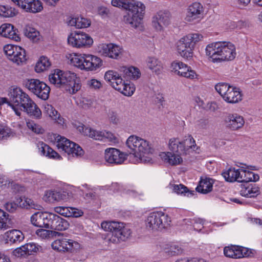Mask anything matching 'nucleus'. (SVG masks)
Wrapping results in <instances>:
<instances>
[{"label":"nucleus","instance_id":"f257e3e1","mask_svg":"<svg viewBox=\"0 0 262 262\" xmlns=\"http://www.w3.org/2000/svg\"><path fill=\"white\" fill-rule=\"evenodd\" d=\"M114 7H122L128 11L124 17V21L132 27L137 28L141 23L144 14L145 7L141 2L136 0H112Z\"/></svg>","mask_w":262,"mask_h":262},{"label":"nucleus","instance_id":"f03ea898","mask_svg":"<svg viewBox=\"0 0 262 262\" xmlns=\"http://www.w3.org/2000/svg\"><path fill=\"white\" fill-rule=\"evenodd\" d=\"M206 54L213 62L233 60L236 57L235 46L230 42H215L207 46Z\"/></svg>","mask_w":262,"mask_h":262},{"label":"nucleus","instance_id":"7ed1b4c3","mask_svg":"<svg viewBox=\"0 0 262 262\" xmlns=\"http://www.w3.org/2000/svg\"><path fill=\"white\" fill-rule=\"evenodd\" d=\"M66 57L70 64L85 71H96L102 64L100 58L89 54L67 53Z\"/></svg>","mask_w":262,"mask_h":262},{"label":"nucleus","instance_id":"20e7f679","mask_svg":"<svg viewBox=\"0 0 262 262\" xmlns=\"http://www.w3.org/2000/svg\"><path fill=\"white\" fill-rule=\"evenodd\" d=\"M102 229L110 232L105 238V242L111 246L124 241L131 234L130 230L123 223L116 221H103L101 224Z\"/></svg>","mask_w":262,"mask_h":262},{"label":"nucleus","instance_id":"39448f33","mask_svg":"<svg viewBox=\"0 0 262 262\" xmlns=\"http://www.w3.org/2000/svg\"><path fill=\"white\" fill-rule=\"evenodd\" d=\"M102 229L110 232L105 238V242L111 246L124 241L131 234L130 230L123 223L116 221H103L101 224Z\"/></svg>","mask_w":262,"mask_h":262},{"label":"nucleus","instance_id":"423d86ee","mask_svg":"<svg viewBox=\"0 0 262 262\" xmlns=\"http://www.w3.org/2000/svg\"><path fill=\"white\" fill-rule=\"evenodd\" d=\"M76 75L71 72H63L56 70L49 75L50 82L58 88H64L71 94H75L81 88L80 84L76 81Z\"/></svg>","mask_w":262,"mask_h":262},{"label":"nucleus","instance_id":"0eeeda50","mask_svg":"<svg viewBox=\"0 0 262 262\" xmlns=\"http://www.w3.org/2000/svg\"><path fill=\"white\" fill-rule=\"evenodd\" d=\"M126 144L130 149L131 153L141 162L149 161V160L147 159V156L152 154L154 149L149 141L137 136L132 135L127 139Z\"/></svg>","mask_w":262,"mask_h":262},{"label":"nucleus","instance_id":"6e6552de","mask_svg":"<svg viewBox=\"0 0 262 262\" xmlns=\"http://www.w3.org/2000/svg\"><path fill=\"white\" fill-rule=\"evenodd\" d=\"M203 38V36L198 33L189 34L180 38L176 43V50L183 58L190 60L193 56L195 45Z\"/></svg>","mask_w":262,"mask_h":262},{"label":"nucleus","instance_id":"1a4fd4ad","mask_svg":"<svg viewBox=\"0 0 262 262\" xmlns=\"http://www.w3.org/2000/svg\"><path fill=\"white\" fill-rule=\"evenodd\" d=\"M171 222V218L167 214L162 211H154L147 215L145 225L149 230L162 231L170 226Z\"/></svg>","mask_w":262,"mask_h":262},{"label":"nucleus","instance_id":"9d476101","mask_svg":"<svg viewBox=\"0 0 262 262\" xmlns=\"http://www.w3.org/2000/svg\"><path fill=\"white\" fill-rule=\"evenodd\" d=\"M215 89L227 103L234 104L242 100V94L240 89L231 86L227 83L221 82L216 84L215 85Z\"/></svg>","mask_w":262,"mask_h":262},{"label":"nucleus","instance_id":"9b49d317","mask_svg":"<svg viewBox=\"0 0 262 262\" xmlns=\"http://www.w3.org/2000/svg\"><path fill=\"white\" fill-rule=\"evenodd\" d=\"M169 149L170 151L178 152L182 155L189 154L195 150V140L190 135L186 136L183 140L178 138H171L169 141Z\"/></svg>","mask_w":262,"mask_h":262},{"label":"nucleus","instance_id":"f8f14e48","mask_svg":"<svg viewBox=\"0 0 262 262\" xmlns=\"http://www.w3.org/2000/svg\"><path fill=\"white\" fill-rule=\"evenodd\" d=\"M79 132L95 140L102 141L116 142L117 138L112 132L106 130H97L83 124L77 127Z\"/></svg>","mask_w":262,"mask_h":262},{"label":"nucleus","instance_id":"ddd939ff","mask_svg":"<svg viewBox=\"0 0 262 262\" xmlns=\"http://www.w3.org/2000/svg\"><path fill=\"white\" fill-rule=\"evenodd\" d=\"M55 140L58 149L67 153L69 157H79L83 155L82 148L66 138L58 135Z\"/></svg>","mask_w":262,"mask_h":262},{"label":"nucleus","instance_id":"4468645a","mask_svg":"<svg viewBox=\"0 0 262 262\" xmlns=\"http://www.w3.org/2000/svg\"><path fill=\"white\" fill-rule=\"evenodd\" d=\"M9 95L12 109L16 115L20 116L21 111L18 110V108H21L31 98L27 94L18 87H12L10 90Z\"/></svg>","mask_w":262,"mask_h":262},{"label":"nucleus","instance_id":"2eb2a0df","mask_svg":"<svg viewBox=\"0 0 262 262\" xmlns=\"http://www.w3.org/2000/svg\"><path fill=\"white\" fill-rule=\"evenodd\" d=\"M222 176L225 180H259L258 174L254 172L243 169H236L234 167H230L227 170L223 171Z\"/></svg>","mask_w":262,"mask_h":262},{"label":"nucleus","instance_id":"dca6fc26","mask_svg":"<svg viewBox=\"0 0 262 262\" xmlns=\"http://www.w3.org/2000/svg\"><path fill=\"white\" fill-rule=\"evenodd\" d=\"M24 85L38 98L45 100L48 99L50 88L43 82L36 79H26L24 81Z\"/></svg>","mask_w":262,"mask_h":262},{"label":"nucleus","instance_id":"f3484780","mask_svg":"<svg viewBox=\"0 0 262 262\" xmlns=\"http://www.w3.org/2000/svg\"><path fill=\"white\" fill-rule=\"evenodd\" d=\"M68 43L73 47L80 49L90 47L93 43V40L85 33L75 31L68 36Z\"/></svg>","mask_w":262,"mask_h":262},{"label":"nucleus","instance_id":"a211bd4d","mask_svg":"<svg viewBox=\"0 0 262 262\" xmlns=\"http://www.w3.org/2000/svg\"><path fill=\"white\" fill-rule=\"evenodd\" d=\"M96 50L101 56L114 59L120 58L123 52L121 47L112 43L99 44Z\"/></svg>","mask_w":262,"mask_h":262},{"label":"nucleus","instance_id":"6ab92c4d","mask_svg":"<svg viewBox=\"0 0 262 262\" xmlns=\"http://www.w3.org/2000/svg\"><path fill=\"white\" fill-rule=\"evenodd\" d=\"M4 51L10 60L18 65L26 60L25 50L19 46L7 45Z\"/></svg>","mask_w":262,"mask_h":262},{"label":"nucleus","instance_id":"aec40b11","mask_svg":"<svg viewBox=\"0 0 262 262\" xmlns=\"http://www.w3.org/2000/svg\"><path fill=\"white\" fill-rule=\"evenodd\" d=\"M53 249L58 252H72L80 248V245L73 239L60 238L53 241L51 244Z\"/></svg>","mask_w":262,"mask_h":262},{"label":"nucleus","instance_id":"412c9836","mask_svg":"<svg viewBox=\"0 0 262 262\" xmlns=\"http://www.w3.org/2000/svg\"><path fill=\"white\" fill-rule=\"evenodd\" d=\"M171 71L176 74L190 79L197 78L198 75L191 67L179 61H174L171 64Z\"/></svg>","mask_w":262,"mask_h":262},{"label":"nucleus","instance_id":"4be33fe9","mask_svg":"<svg viewBox=\"0 0 262 262\" xmlns=\"http://www.w3.org/2000/svg\"><path fill=\"white\" fill-rule=\"evenodd\" d=\"M204 7L200 3H193L187 9L185 20L188 22L201 20L204 17Z\"/></svg>","mask_w":262,"mask_h":262},{"label":"nucleus","instance_id":"5701e85b","mask_svg":"<svg viewBox=\"0 0 262 262\" xmlns=\"http://www.w3.org/2000/svg\"><path fill=\"white\" fill-rule=\"evenodd\" d=\"M127 155L115 148H107L105 150V161L110 164H121L126 159Z\"/></svg>","mask_w":262,"mask_h":262},{"label":"nucleus","instance_id":"b1692460","mask_svg":"<svg viewBox=\"0 0 262 262\" xmlns=\"http://www.w3.org/2000/svg\"><path fill=\"white\" fill-rule=\"evenodd\" d=\"M241 183L240 187V194L246 198H254L260 193L259 187L254 183L255 181H239Z\"/></svg>","mask_w":262,"mask_h":262},{"label":"nucleus","instance_id":"393cba45","mask_svg":"<svg viewBox=\"0 0 262 262\" xmlns=\"http://www.w3.org/2000/svg\"><path fill=\"white\" fill-rule=\"evenodd\" d=\"M249 250L246 248L235 245L225 247L224 254L228 257L232 258H241L244 257L250 256L248 253Z\"/></svg>","mask_w":262,"mask_h":262},{"label":"nucleus","instance_id":"a878e982","mask_svg":"<svg viewBox=\"0 0 262 262\" xmlns=\"http://www.w3.org/2000/svg\"><path fill=\"white\" fill-rule=\"evenodd\" d=\"M170 23L169 13L166 11H159L152 17V25L157 31H161Z\"/></svg>","mask_w":262,"mask_h":262},{"label":"nucleus","instance_id":"bb28decb","mask_svg":"<svg viewBox=\"0 0 262 262\" xmlns=\"http://www.w3.org/2000/svg\"><path fill=\"white\" fill-rule=\"evenodd\" d=\"M122 77H120L113 83H111V86L124 95L130 96L134 93L135 87L133 84L128 83L127 81L123 80Z\"/></svg>","mask_w":262,"mask_h":262},{"label":"nucleus","instance_id":"cd10ccee","mask_svg":"<svg viewBox=\"0 0 262 262\" xmlns=\"http://www.w3.org/2000/svg\"><path fill=\"white\" fill-rule=\"evenodd\" d=\"M226 126L232 130L242 128L245 123L244 118L237 114H230L225 120Z\"/></svg>","mask_w":262,"mask_h":262},{"label":"nucleus","instance_id":"c85d7f7f","mask_svg":"<svg viewBox=\"0 0 262 262\" xmlns=\"http://www.w3.org/2000/svg\"><path fill=\"white\" fill-rule=\"evenodd\" d=\"M162 152L160 154V158L165 163L171 165H176L181 164L183 159L181 156L182 155L178 152Z\"/></svg>","mask_w":262,"mask_h":262},{"label":"nucleus","instance_id":"c756f323","mask_svg":"<svg viewBox=\"0 0 262 262\" xmlns=\"http://www.w3.org/2000/svg\"><path fill=\"white\" fill-rule=\"evenodd\" d=\"M17 32V30L14 29V26L10 24H4L0 27L1 35L16 41H19L20 39Z\"/></svg>","mask_w":262,"mask_h":262},{"label":"nucleus","instance_id":"7c9ffc66","mask_svg":"<svg viewBox=\"0 0 262 262\" xmlns=\"http://www.w3.org/2000/svg\"><path fill=\"white\" fill-rule=\"evenodd\" d=\"M22 110L34 118L40 119L41 117L40 110L31 99L23 106L22 108L20 109V111Z\"/></svg>","mask_w":262,"mask_h":262},{"label":"nucleus","instance_id":"2f4dec72","mask_svg":"<svg viewBox=\"0 0 262 262\" xmlns=\"http://www.w3.org/2000/svg\"><path fill=\"white\" fill-rule=\"evenodd\" d=\"M90 20L81 16L71 17L68 21V25L75 27L77 29H82L89 27L91 25Z\"/></svg>","mask_w":262,"mask_h":262},{"label":"nucleus","instance_id":"473e14b6","mask_svg":"<svg viewBox=\"0 0 262 262\" xmlns=\"http://www.w3.org/2000/svg\"><path fill=\"white\" fill-rule=\"evenodd\" d=\"M120 71L123 74L124 79L137 80L140 77L141 73L139 69L134 67L127 68L125 66L120 67Z\"/></svg>","mask_w":262,"mask_h":262},{"label":"nucleus","instance_id":"72a5a7b5","mask_svg":"<svg viewBox=\"0 0 262 262\" xmlns=\"http://www.w3.org/2000/svg\"><path fill=\"white\" fill-rule=\"evenodd\" d=\"M6 242L9 243H20L24 239L23 233L18 230H11L5 234Z\"/></svg>","mask_w":262,"mask_h":262},{"label":"nucleus","instance_id":"f704fd0d","mask_svg":"<svg viewBox=\"0 0 262 262\" xmlns=\"http://www.w3.org/2000/svg\"><path fill=\"white\" fill-rule=\"evenodd\" d=\"M147 66L152 72L159 74L163 70L162 62L155 57H148L146 59Z\"/></svg>","mask_w":262,"mask_h":262},{"label":"nucleus","instance_id":"c9c22d12","mask_svg":"<svg viewBox=\"0 0 262 262\" xmlns=\"http://www.w3.org/2000/svg\"><path fill=\"white\" fill-rule=\"evenodd\" d=\"M173 191L178 194L191 198L196 195L194 190H190L185 185L182 184L174 185L173 186Z\"/></svg>","mask_w":262,"mask_h":262},{"label":"nucleus","instance_id":"e433bc0d","mask_svg":"<svg viewBox=\"0 0 262 262\" xmlns=\"http://www.w3.org/2000/svg\"><path fill=\"white\" fill-rule=\"evenodd\" d=\"M39 149L44 156L54 159H60L61 158V156L57 152L46 144L41 142L39 143Z\"/></svg>","mask_w":262,"mask_h":262},{"label":"nucleus","instance_id":"4c0bfd02","mask_svg":"<svg viewBox=\"0 0 262 262\" xmlns=\"http://www.w3.org/2000/svg\"><path fill=\"white\" fill-rule=\"evenodd\" d=\"M69 226V224L67 220L57 214L55 215L52 230L58 231L65 230L68 228Z\"/></svg>","mask_w":262,"mask_h":262},{"label":"nucleus","instance_id":"58836bf2","mask_svg":"<svg viewBox=\"0 0 262 262\" xmlns=\"http://www.w3.org/2000/svg\"><path fill=\"white\" fill-rule=\"evenodd\" d=\"M51 66L49 59L45 56H41L36 63L35 70L37 73H40L47 70Z\"/></svg>","mask_w":262,"mask_h":262},{"label":"nucleus","instance_id":"ea45409f","mask_svg":"<svg viewBox=\"0 0 262 262\" xmlns=\"http://www.w3.org/2000/svg\"><path fill=\"white\" fill-rule=\"evenodd\" d=\"M120 77H123V74H121L120 68L118 69V72L114 70H108L104 74V79L109 82L111 85V83H113Z\"/></svg>","mask_w":262,"mask_h":262},{"label":"nucleus","instance_id":"a19ab883","mask_svg":"<svg viewBox=\"0 0 262 262\" xmlns=\"http://www.w3.org/2000/svg\"><path fill=\"white\" fill-rule=\"evenodd\" d=\"M213 183L211 181H199V184L195 188L196 191L206 194L212 190Z\"/></svg>","mask_w":262,"mask_h":262},{"label":"nucleus","instance_id":"79ce46f5","mask_svg":"<svg viewBox=\"0 0 262 262\" xmlns=\"http://www.w3.org/2000/svg\"><path fill=\"white\" fill-rule=\"evenodd\" d=\"M58 202H67L73 199L72 192L67 189L57 190Z\"/></svg>","mask_w":262,"mask_h":262},{"label":"nucleus","instance_id":"37998d69","mask_svg":"<svg viewBox=\"0 0 262 262\" xmlns=\"http://www.w3.org/2000/svg\"><path fill=\"white\" fill-rule=\"evenodd\" d=\"M24 33L27 37L32 40L33 41H36L39 39V32L30 26L27 25L26 26L24 30Z\"/></svg>","mask_w":262,"mask_h":262},{"label":"nucleus","instance_id":"c03bdc74","mask_svg":"<svg viewBox=\"0 0 262 262\" xmlns=\"http://www.w3.org/2000/svg\"><path fill=\"white\" fill-rule=\"evenodd\" d=\"M18 201L19 203V207L26 208L37 209L38 206L31 199L19 197Z\"/></svg>","mask_w":262,"mask_h":262},{"label":"nucleus","instance_id":"a18cd8bd","mask_svg":"<svg viewBox=\"0 0 262 262\" xmlns=\"http://www.w3.org/2000/svg\"><path fill=\"white\" fill-rule=\"evenodd\" d=\"M26 125L28 129L35 134H42L44 132L43 129L41 127V126L32 120H27Z\"/></svg>","mask_w":262,"mask_h":262},{"label":"nucleus","instance_id":"49530a36","mask_svg":"<svg viewBox=\"0 0 262 262\" xmlns=\"http://www.w3.org/2000/svg\"><path fill=\"white\" fill-rule=\"evenodd\" d=\"M45 212H36L34 213L31 217V222L32 224L36 227L41 228L43 220L45 218Z\"/></svg>","mask_w":262,"mask_h":262},{"label":"nucleus","instance_id":"de8ad7c7","mask_svg":"<svg viewBox=\"0 0 262 262\" xmlns=\"http://www.w3.org/2000/svg\"><path fill=\"white\" fill-rule=\"evenodd\" d=\"M57 190H47L43 196V200L49 203L58 202L57 201Z\"/></svg>","mask_w":262,"mask_h":262},{"label":"nucleus","instance_id":"09e8293b","mask_svg":"<svg viewBox=\"0 0 262 262\" xmlns=\"http://www.w3.org/2000/svg\"><path fill=\"white\" fill-rule=\"evenodd\" d=\"M25 246L28 256L35 253L43 251L42 247L34 243H27Z\"/></svg>","mask_w":262,"mask_h":262},{"label":"nucleus","instance_id":"8fccbe9b","mask_svg":"<svg viewBox=\"0 0 262 262\" xmlns=\"http://www.w3.org/2000/svg\"><path fill=\"white\" fill-rule=\"evenodd\" d=\"M17 11L14 8L5 6H0V15L4 17H12L14 16Z\"/></svg>","mask_w":262,"mask_h":262},{"label":"nucleus","instance_id":"3c124183","mask_svg":"<svg viewBox=\"0 0 262 262\" xmlns=\"http://www.w3.org/2000/svg\"><path fill=\"white\" fill-rule=\"evenodd\" d=\"M108 119L110 123L117 125L120 123L121 119L117 112L114 111H110L108 113Z\"/></svg>","mask_w":262,"mask_h":262},{"label":"nucleus","instance_id":"603ef678","mask_svg":"<svg viewBox=\"0 0 262 262\" xmlns=\"http://www.w3.org/2000/svg\"><path fill=\"white\" fill-rule=\"evenodd\" d=\"M42 9V3L39 0H33L30 7L29 12L33 13L39 12Z\"/></svg>","mask_w":262,"mask_h":262},{"label":"nucleus","instance_id":"864d4df0","mask_svg":"<svg viewBox=\"0 0 262 262\" xmlns=\"http://www.w3.org/2000/svg\"><path fill=\"white\" fill-rule=\"evenodd\" d=\"M5 208L10 212H14L17 208L19 207L18 198H16V201H10L6 203L4 205Z\"/></svg>","mask_w":262,"mask_h":262},{"label":"nucleus","instance_id":"5fc2aeb1","mask_svg":"<svg viewBox=\"0 0 262 262\" xmlns=\"http://www.w3.org/2000/svg\"><path fill=\"white\" fill-rule=\"evenodd\" d=\"M8 214L4 210L0 209V230H6L8 228L7 223Z\"/></svg>","mask_w":262,"mask_h":262},{"label":"nucleus","instance_id":"6e6d98bb","mask_svg":"<svg viewBox=\"0 0 262 262\" xmlns=\"http://www.w3.org/2000/svg\"><path fill=\"white\" fill-rule=\"evenodd\" d=\"M13 254L17 257H25L28 256L25 245L14 250Z\"/></svg>","mask_w":262,"mask_h":262},{"label":"nucleus","instance_id":"4d7b16f0","mask_svg":"<svg viewBox=\"0 0 262 262\" xmlns=\"http://www.w3.org/2000/svg\"><path fill=\"white\" fill-rule=\"evenodd\" d=\"M52 231L49 230L39 229L36 230V234L37 236L41 239H46L50 237Z\"/></svg>","mask_w":262,"mask_h":262},{"label":"nucleus","instance_id":"13d9d810","mask_svg":"<svg viewBox=\"0 0 262 262\" xmlns=\"http://www.w3.org/2000/svg\"><path fill=\"white\" fill-rule=\"evenodd\" d=\"M55 212L66 217H69L70 207L57 206L54 207Z\"/></svg>","mask_w":262,"mask_h":262},{"label":"nucleus","instance_id":"bf43d9fd","mask_svg":"<svg viewBox=\"0 0 262 262\" xmlns=\"http://www.w3.org/2000/svg\"><path fill=\"white\" fill-rule=\"evenodd\" d=\"M86 84L90 89L98 90L102 87L101 82L95 79H91L87 81Z\"/></svg>","mask_w":262,"mask_h":262},{"label":"nucleus","instance_id":"052dcab7","mask_svg":"<svg viewBox=\"0 0 262 262\" xmlns=\"http://www.w3.org/2000/svg\"><path fill=\"white\" fill-rule=\"evenodd\" d=\"M45 112L52 119L58 113V112L50 104L45 105Z\"/></svg>","mask_w":262,"mask_h":262},{"label":"nucleus","instance_id":"680f3d73","mask_svg":"<svg viewBox=\"0 0 262 262\" xmlns=\"http://www.w3.org/2000/svg\"><path fill=\"white\" fill-rule=\"evenodd\" d=\"M83 212L82 210L73 208L70 207V215L69 217H78L82 216Z\"/></svg>","mask_w":262,"mask_h":262},{"label":"nucleus","instance_id":"e2e57ef3","mask_svg":"<svg viewBox=\"0 0 262 262\" xmlns=\"http://www.w3.org/2000/svg\"><path fill=\"white\" fill-rule=\"evenodd\" d=\"M204 221L202 219L196 220L194 223V229L197 231H200L204 227Z\"/></svg>","mask_w":262,"mask_h":262},{"label":"nucleus","instance_id":"0e129e2a","mask_svg":"<svg viewBox=\"0 0 262 262\" xmlns=\"http://www.w3.org/2000/svg\"><path fill=\"white\" fill-rule=\"evenodd\" d=\"M55 215L56 214L48 213V218H47V220H49L48 229H52Z\"/></svg>","mask_w":262,"mask_h":262},{"label":"nucleus","instance_id":"69168bd1","mask_svg":"<svg viewBox=\"0 0 262 262\" xmlns=\"http://www.w3.org/2000/svg\"><path fill=\"white\" fill-rule=\"evenodd\" d=\"M53 119L58 124L63 126L65 124V119L61 117L60 115L58 113L57 115H56Z\"/></svg>","mask_w":262,"mask_h":262},{"label":"nucleus","instance_id":"338daca9","mask_svg":"<svg viewBox=\"0 0 262 262\" xmlns=\"http://www.w3.org/2000/svg\"><path fill=\"white\" fill-rule=\"evenodd\" d=\"M8 134L9 132L7 128L2 126H0V140L7 137Z\"/></svg>","mask_w":262,"mask_h":262},{"label":"nucleus","instance_id":"774afa93","mask_svg":"<svg viewBox=\"0 0 262 262\" xmlns=\"http://www.w3.org/2000/svg\"><path fill=\"white\" fill-rule=\"evenodd\" d=\"M208 124V121L207 119H201L198 121L197 125L200 128H205Z\"/></svg>","mask_w":262,"mask_h":262}]
</instances>
